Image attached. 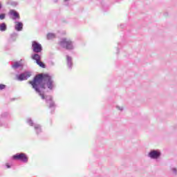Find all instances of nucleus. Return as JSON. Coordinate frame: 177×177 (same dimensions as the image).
<instances>
[{"label": "nucleus", "mask_w": 177, "mask_h": 177, "mask_svg": "<svg viewBox=\"0 0 177 177\" xmlns=\"http://www.w3.org/2000/svg\"><path fill=\"white\" fill-rule=\"evenodd\" d=\"M9 15L10 17H12L13 20H16V19H20V14H19V12L15 10H10L9 11Z\"/></svg>", "instance_id": "7"}, {"label": "nucleus", "mask_w": 177, "mask_h": 177, "mask_svg": "<svg viewBox=\"0 0 177 177\" xmlns=\"http://www.w3.org/2000/svg\"><path fill=\"white\" fill-rule=\"evenodd\" d=\"M26 122L27 124H28V125H30V127H34L35 132L37 136L42 133V127L41 126V124L34 123L32 119H31L30 118H28L27 119Z\"/></svg>", "instance_id": "2"}, {"label": "nucleus", "mask_w": 177, "mask_h": 177, "mask_svg": "<svg viewBox=\"0 0 177 177\" xmlns=\"http://www.w3.org/2000/svg\"><path fill=\"white\" fill-rule=\"evenodd\" d=\"M50 103H53V102L52 101V97H50Z\"/></svg>", "instance_id": "22"}, {"label": "nucleus", "mask_w": 177, "mask_h": 177, "mask_svg": "<svg viewBox=\"0 0 177 177\" xmlns=\"http://www.w3.org/2000/svg\"><path fill=\"white\" fill-rule=\"evenodd\" d=\"M0 31H6V24L3 23L0 24Z\"/></svg>", "instance_id": "12"}, {"label": "nucleus", "mask_w": 177, "mask_h": 177, "mask_svg": "<svg viewBox=\"0 0 177 177\" xmlns=\"http://www.w3.org/2000/svg\"><path fill=\"white\" fill-rule=\"evenodd\" d=\"M60 45H62V47L65 48V49L71 50L73 49V41L71 40L68 39H62V40L60 41Z\"/></svg>", "instance_id": "5"}, {"label": "nucleus", "mask_w": 177, "mask_h": 177, "mask_svg": "<svg viewBox=\"0 0 177 177\" xmlns=\"http://www.w3.org/2000/svg\"><path fill=\"white\" fill-rule=\"evenodd\" d=\"M67 60H68V62H70V60H71V57H67Z\"/></svg>", "instance_id": "21"}, {"label": "nucleus", "mask_w": 177, "mask_h": 177, "mask_svg": "<svg viewBox=\"0 0 177 177\" xmlns=\"http://www.w3.org/2000/svg\"><path fill=\"white\" fill-rule=\"evenodd\" d=\"M1 8H2V4H1V3H0V9H1Z\"/></svg>", "instance_id": "23"}, {"label": "nucleus", "mask_w": 177, "mask_h": 177, "mask_svg": "<svg viewBox=\"0 0 177 177\" xmlns=\"http://www.w3.org/2000/svg\"><path fill=\"white\" fill-rule=\"evenodd\" d=\"M6 88V85L0 84V91H2V89H5Z\"/></svg>", "instance_id": "17"}, {"label": "nucleus", "mask_w": 177, "mask_h": 177, "mask_svg": "<svg viewBox=\"0 0 177 177\" xmlns=\"http://www.w3.org/2000/svg\"><path fill=\"white\" fill-rule=\"evenodd\" d=\"M29 77H30V75L27 73H22L18 76V80H19V81H24L28 78H29Z\"/></svg>", "instance_id": "8"}, {"label": "nucleus", "mask_w": 177, "mask_h": 177, "mask_svg": "<svg viewBox=\"0 0 177 177\" xmlns=\"http://www.w3.org/2000/svg\"><path fill=\"white\" fill-rule=\"evenodd\" d=\"M6 15L5 14H0V20H3V19H5L6 17Z\"/></svg>", "instance_id": "16"}, {"label": "nucleus", "mask_w": 177, "mask_h": 177, "mask_svg": "<svg viewBox=\"0 0 177 177\" xmlns=\"http://www.w3.org/2000/svg\"><path fill=\"white\" fill-rule=\"evenodd\" d=\"M29 84H30L36 92L39 93L41 99H45V95L41 92V91H39L38 86H40L41 88L45 89V85L46 84L48 89H53V81L52 80V77L47 73L36 75L33 81H30Z\"/></svg>", "instance_id": "1"}, {"label": "nucleus", "mask_w": 177, "mask_h": 177, "mask_svg": "<svg viewBox=\"0 0 177 177\" xmlns=\"http://www.w3.org/2000/svg\"><path fill=\"white\" fill-rule=\"evenodd\" d=\"M32 48L35 53H41L42 52V45L36 41H32Z\"/></svg>", "instance_id": "6"}, {"label": "nucleus", "mask_w": 177, "mask_h": 177, "mask_svg": "<svg viewBox=\"0 0 177 177\" xmlns=\"http://www.w3.org/2000/svg\"><path fill=\"white\" fill-rule=\"evenodd\" d=\"M20 66H21V64H20V63L19 62H15L13 65L14 68H17L18 67H20Z\"/></svg>", "instance_id": "15"}, {"label": "nucleus", "mask_w": 177, "mask_h": 177, "mask_svg": "<svg viewBox=\"0 0 177 177\" xmlns=\"http://www.w3.org/2000/svg\"><path fill=\"white\" fill-rule=\"evenodd\" d=\"M12 160L16 161H21V162H24L25 164L28 162V156L24 153H17L12 156Z\"/></svg>", "instance_id": "3"}, {"label": "nucleus", "mask_w": 177, "mask_h": 177, "mask_svg": "<svg viewBox=\"0 0 177 177\" xmlns=\"http://www.w3.org/2000/svg\"><path fill=\"white\" fill-rule=\"evenodd\" d=\"M36 63H37V64H38V66H39V67H41L42 68H45V67H46L45 64H44V62H41V60Z\"/></svg>", "instance_id": "14"}, {"label": "nucleus", "mask_w": 177, "mask_h": 177, "mask_svg": "<svg viewBox=\"0 0 177 177\" xmlns=\"http://www.w3.org/2000/svg\"><path fill=\"white\" fill-rule=\"evenodd\" d=\"M55 37H56V36H55V34H53V33H48L47 35V39H53V38H55Z\"/></svg>", "instance_id": "13"}, {"label": "nucleus", "mask_w": 177, "mask_h": 177, "mask_svg": "<svg viewBox=\"0 0 177 177\" xmlns=\"http://www.w3.org/2000/svg\"><path fill=\"white\" fill-rule=\"evenodd\" d=\"M1 118H10V113H9V112L8 111L2 112V113L1 114Z\"/></svg>", "instance_id": "11"}, {"label": "nucleus", "mask_w": 177, "mask_h": 177, "mask_svg": "<svg viewBox=\"0 0 177 177\" xmlns=\"http://www.w3.org/2000/svg\"><path fill=\"white\" fill-rule=\"evenodd\" d=\"M171 171H172V172H174V173L175 174V175H176V174H177V169H176V168L173 167V168L171 169Z\"/></svg>", "instance_id": "18"}, {"label": "nucleus", "mask_w": 177, "mask_h": 177, "mask_svg": "<svg viewBox=\"0 0 177 177\" xmlns=\"http://www.w3.org/2000/svg\"><path fill=\"white\" fill-rule=\"evenodd\" d=\"M6 168H8V169L12 168V165H10V164H9V163H6Z\"/></svg>", "instance_id": "19"}, {"label": "nucleus", "mask_w": 177, "mask_h": 177, "mask_svg": "<svg viewBox=\"0 0 177 177\" xmlns=\"http://www.w3.org/2000/svg\"><path fill=\"white\" fill-rule=\"evenodd\" d=\"M32 60H35L36 63L41 60V55L39 54H34L32 55Z\"/></svg>", "instance_id": "10"}, {"label": "nucleus", "mask_w": 177, "mask_h": 177, "mask_svg": "<svg viewBox=\"0 0 177 177\" xmlns=\"http://www.w3.org/2000/svg\"><path fill=\"white\" fill-rule=\"evenodd\" d=\"M65 1H67V0H65Z\"/></svg>", "instance_id": "24"}, {"label": "nucleus", "mask_w": 177, "mask_h": 177, "mask_svg": "<svg viewBox=\"0 0 177 177\" xmlns=\"http://www.w3.org/2000/svg\"><path fill=\"white\" fill-rule=\"evenodd\" d=\"M15 30L17 31H21L23 30V23L21 22H15Z\"/></svg>", "instance_id": "9"}, {"label": "nucleus", "mask_w": 177, "mask_h": 177, "mask_svg": "<svg viewBox=\"0 0 177 177\" xmlns=\"http://www.w3.org/2000/svg\"><path fill=\"white\" fill-rule=\"evenodd\" d=\"M148 157L151 160H158L161 157V151L158 149H152L148 153Z\"/></svg>", "instance_id": "4"}, {"label": "nucleus", "mask_w": 177, "mask_h": 177, "mask_svg": "<svg viewBox=\"0 0 177 177\" xmlns=\"http://www.w3.org/2000/svg\"><path fill=\"white\" fill-rule=\"evenodd\" d=\"M118 110H120V111H122L124 110V108L122 106L118 107Z\"/></svg>", "instance_id": "20"}]
</instances>
